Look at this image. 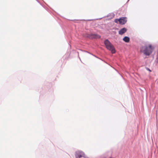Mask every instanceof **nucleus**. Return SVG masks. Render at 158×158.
<instances>
[{
    "instance_id": "5",
    "label": "nucleus",
    "mask_w": 158,
    "mask_h": 158,
    "mask_svg": "<svg viewBox=\"0 0 158 158\" xmlns=\"http://www.w3.org/2000/svg\"><path fill=\"white\" fill-rule=\"evenodd\" d=\"M109 51H110L112 54L115 53L116 50L113 46L109 42Z\"/></svg>"
},
{
    "instance_id": "3",
    "label": "nucleus",
    "mask_w": 158,
    "mask_h": 158,
    "mask_svg": "<svg viewBox=\"0 0 158 158\" xmlns=\"http://www.w3.org/2000/svg\"><path fill=\"white\" fill-rule=\"evenodd\" d=\"M127 22V18L126 17H122L119 19V23L121 24H124Z\"/></svg>"
},
{
    "instance_id": "9",
    "label": "nucleus",
    "mask_w": 158,
    "mask_h": 158,
    "mask_svg": "<svg viewBox=\"0 0 158 158\" xmlns=\"http://www.w3.org/2000/svg\"><path fill=\"white\" fill-rule=\"evenodd\" d=\"M109 14V19H111L113 18L115 15L113 13H111Z\"/></svg>"
},
{
    "instance_id": "11",
    "label": "nucleus",
    "mask_w": 158,
    "mask_h": 158,
    "mask_svg": "<svg viewBox=\"0 0 158 158\" xmlns=\"http://www.w3.org/2000/svg\"><path fill=\"white\" fill-rule=\"evenodd\" d=\"M109 158H114V157H109Z\"/></svg>"
},
{
    "instance_id": "8",
    "label": "nucleus",
    "mask_w": 158,
    "mask_h": 158,
    "mask_svg": "<svg viewBox=\"0 0 158 158\" xmlns=\"http://www.w3.org/2000/svg\"><path fill=\"white\" fill-rule=\"evenodd\" d=\"M104 44L107 48L109 49V41L107 40L105 41Z\"/></svg>"
},
{
    "instance_id": "1",
    "label": "nucleus",
    "mask_w": 158,
    "mask_h": 158,
    "mask_svg": "<svg viewBox=\"0 0 158 158\" xmlns=\"http://www.w3.org/2000/svg\"><path fill=\"white\" fill-rule=\"evenodd\" d=\"M152 50L151 44H149L148 47L147 46H144L140 48V52H143L145 55L147 56H149L152 53Z\"/></svg>"
},
{
    "instance_id": "4",
    "label": "nucleus",
    "mask_w": 158,
    "mask_h": 158,
    "mask_svg": "<svg viewBox=\"0 0 158 158\" xmlns=\"http://www.w3.org/2000/svg\"><path fill=\"white\" fill-rule=\"evenodd\" d=\"M89 37L92 39H98L100 38V36L97 34H92L89 35Z\"/></svg>"
},
{
    "instance_id": "7",
    "label": "nucleus",
    "mask_w": 158,
    "mask_h": 158,
    "mask_svg": "<svg viewBox=\"0 0 158 158\" xmlns=\"http://www.w3.org/2000/svg\"><path fill=\"white\" fill-rule=\"evenodd\" d=\"M123 40L126 43H128L130 41V38L127 36H125L123 39Z\"/></svg>"
},
{
    "instance_id": "6",
    "label": "nucleus",
    "mask_w": 158,
    "mask_h": 158,
    "mask_svg": "<svg viewBox=\"0 0 158 158\" xmlns=\"http://www.w3.org/2000/svg\"><path fill=\"white\" fill-rule=\"evenodd\" d=\"M127 31V29L126 28L124 27V28L121 29L119 31L118 33H119V34H120V35H122L124 33H125Z\"/></svg>"
},
{
    "instance_id": "10",
    "label": "nucleus",
    "mask_w": 158,
    "mask_h": 158,
    "mask_svg": "<svg viewBox=\"0 0 158 158\" xmlns=\"http://www.w3.org/2000/svg\"><path fill=\"white\" fill-rule=\"evenodd\" d=\"M114 22L116 23H119V19H116L114 20Z\"/></svg>"
},
{
    "instance_id": "12",
    "label": "nucleus",
    "mask_w": 158,
    "mask_h": 158,
    "mask_svg": "<svg viewBox=\"0 0 158 158\" xmlns=\"http://www.w3.org/2000/svg\"><path fill=\"white\" fill-rule=\"evenodd\" d=\"M148 71H151V70L149 69H148Z\"/></svg>"
},
{
    "instance_id": "2",
    "label": "nucleus",
    "mask_w": 158,
    "mask_h": 158,
    "mask_svg": "<svg viewBox=\"0 0 158 158\" xmlns=\"http://www.w3.org/2000/svg\"><path fill=\"white\" fill-rule=\"evenodd\" d=\"M76 158H87L86 156L83 152L77 153L76 155Z\"/></svg>"
}]
</instances>
